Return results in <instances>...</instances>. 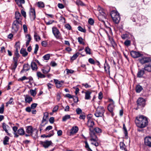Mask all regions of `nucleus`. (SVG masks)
I'll return each instance as SVG.
<instances>
[{"instance_id": "7ed1b4c3", "label": "nucleus", "mask_w": 151, "mask_h": 151, "mask_svg": "<svg viewBox=\"0 0 151 151\" xmlns=\"http://www.w3.org/2000/svg\"><path fill=\"white\" fill-rule=\"evenodd\" d=\"M110 15L114 22L116 24L119 22L120 17L119 13L116 10H112L110 12Z\"/></svg>"}, {"instance_id": "393cba45", "label": "nucleus", "mask_w": 151, "mask_h": 151, "mask_svg": "<svg viewBox=\"0 0 151 151\" xmlns=\"http://www.w3.org/2000/svg\"><path fill=\"white\" fill-rule=\"evenodd\" d=\"M114 103H111L109 104L108 106V109L109 111L112 113L114 109Z\"/></svg>"}, {"instance_id": "72a5a7b5", "label": "nucleus", "mask_w": 151, "mask_h": 151, "mask_svg": "<svg viewBox=\"0 0 151 151\" xmlns=\"http://www.w3.org/2000/svg\"><path fill=\"white\" fill-rule=\"evenodd\" d=\"M37 75L38 78H44L45 77V75L42 74L40 72H37Z\"/></svg>"}, {"instance_id": "cd10ccee", "label": "nucleus", "mask_w": 151, "mask_h": 151, "mask_svg": "<svg viewBox=\"0 0 151 151\" xmlns=\"http://www.w3.org/2000/svg\"><path fill=\"white\" fill-rule=\"evenodd\" d=\"M29 66L28 64H24L23 66L22 70L21 72H22L23 71H28L29 69Z\"/></svg>"}, {"instance_id": "6e6552de", "label": "nucleus", "mask_w": 151, "mask_h": 151, "mask_svg": "<svg viewBox=\"0 0 151 151\" xmlns=\"http://www.w3.org/2000/svg\"><path fill=\"white\" fill-rule=\"evenodd\" d=\"M52 31L53 35L57 39H60L61 37V34L59 30L56 27H53Z\"/></svg>"}, {"instance_id": "6ab92c4d", "label": "nucleus", "mask_w": 151, "mask_h": 151, "mask_svg": "<svg viewBox=\"0 0 151 151\" xmlns=\"http://www.w3.org/2000/svg\"><path fill=\"white\" fill-rule=\"evenodd\" d=\"M15 18L16 19V20L15 21H20L22 22V17L20 13L18 12H16L15 13Z\"/></svg>"}, {"instance_id": "f704fd0d", "label": "nucleus", "mask_w": 151, "mask_h": 151, "mask_svg": "<svg viewBox=\"0 0 151 151\" xmlns=\"http://www.w3.org/2000/svg\"><path fill=\"white\" fill-rule=\"evenodd\" d=\"M9 138L8 137L6 136L4 138V140L3 141V144L4 145H6L8 144L7 142H9Z\"/></svg>"}, {"instance_id": "9b49d317", "label": "nucleus", "mask_w": 151, "mask_h": 151, "mask_svg": "<svg viewBox=\"0 0 151 151\" xmlns=\"http://www.w3.org/2000/svg\"><path fill=\"white\" fill-rule=\"evenodd\" d=\"M139 60L141 63L143 64L150 62L151 61V60L149 57H144L142 58L139 59Z\"/></svg>"}, {"instance_id": "0eeeda50", "label": "nucleus", "mask_w": 151, "mask_h": 151, "mask_svg": "<svg viewBox=\"0 0 151 151\" xmlns=\"http://www.w3.org/2000/svg\"><path fill=\"white\" fill-rule=\"evenodd\" d=\"M88 122L87 125L89 128V130H92L94 129L93 126L94 125V122L93 120L91 118L88 117Z\"/></svg>"}, {"instance_id": "f03ea898", "label": "nucleus", "mask_w": 151, "mask_h": 151, "mask_svg": "<svg viewBox=\"0 0 151 151\" xmlns=\"http://www.w3.org/2000/svg\"><path fill=\"white\" fill-rule=\"evenodd\" d=\"M90 131L89 134L90 137L91 138L90 140L92 142L91 144L97 147L99 146V144L97 141L98 139L95 133L94 132V129L92 130H89Z\"/></svg>"}, {"instance_id": "0e129e2a", "label": "nucleus", "mask_w": 151, "mask_h": 151, "mask_svg": "<svg viewBox=\"0 0 151 151\" xmlns=\"http://www.w3.org/2000/svg\"><path fill=\"white\" fill-rule=\"evenodd\" d=\"M42 45V46L46 47L47 45V43L46 41H43L41 43Z\"/></svg>"}, {"instance_id": "bf43d9fd", "label": "nucleus", "mask_w": 151, "mask_h": 151, "mask_svg": "<svg viewBox=\"0 0 151 151\" xmlns=\"http://www.w3.org/2000/svg\"><path fill=\"white\" fill-rule=\"evenodd\" d=\"M37 104L36 103H33L31 105V109H35L37 106Z\"/></svg>"}, {"instance_id": "69168bd1", "label": "nucleus", "mask_w": 151, "mask_h": 151, "mask_svg": "<svg viewBox=\"0 0 151 151\" xmlns=\"http://www.w3.org/2000/svg\"><path fill=\"white\" fill-rule=\"evenodd\" d=\"M59 106L58 105H56L53 108V110H52V112H56L58 109Z\"/></svg>"}, {"instance_id": "79ce46f5", "label": "nucleus", "mask_w": 151, "mask_h": 151, "mask_svg": "<svg viewBox=\"0 0 151 151\" xmlns=\"http://www.w3.org/2000/svg\"><path fill=\"white\" fill-rule=\"evenodd\" d=\"M38 6L41 8H43L44 7V3L42 1L39 2L37 3Z\"/></svg>"}, {"instance_id": "7c9ffc66", "label": "nucleus", "mask_w": 151, "mask_h": 151, "mask_svg": "<svg viewBox=\"0 0 151 151\" xmlns=\"http://www.w3.org/2000/svg\"><path fill=\"white\" fill-rule=\"evenodd\" d=\"M31 67L33 70H37V67L35 63L32 62L31 64Z\"/></svg>"}, {"instance_id": "aec40b11", "label": "nucleus", "mask_w": 151, "mask_h": 151, "mask_svg": "<svg viewBox=\"0 0 151 151\" xmlns=\"http://www.w3.org/2000/svg\"><path fill=\"white\" fill-rule=\"evenodd\" d=\"M78 130V128L77 126L73 127L70 130V133L71 134H73L76 133Z\"/></svg>"}, {"instance_id": "ea45409f", "label": "nucleus", "mask_w": 151, "mask_h": 151, "mask_svg": "<svg viewBox=\"0 0 151 151\" xmlns=\"http://www.w3.org/2000/svg\"><path fill=\"white\" fill-rule=\"evenodd\" d=\"M79 53L77 52L73 55L72 57L71 58V60H75L78 56Z\"/></svg>"}, {"instance_id": "bb28decb", "label": "nucleus", "mask_w": 151, "mask_h": 151, "mask_svg": "<svg viewBox=\"0 0 151 151\" xmlns=\"http://www.w3.org/2000/svg\"><path fill=\"white\" fill-rule=\"evenodd\" d=\"M20 53L22 55L23 57H25L28 55V53L26 50L24 48H22L20 51Z\"/></svg>"}, {"instance_id": "3c124183", "label": "nucleus", "mask_w": 151, "mask_h": 151, "mask_svg": "<svg viewBox=\"0 0 151 151\" xmlns=\"http://www.w3.org/2000/svg\"><path fill=\"white\" fill-rule=\"evenodd\" d=\"M131 42L129 40H127L124 42V44L126 46H128L130 45Z\"/></svg>"}, {"instance_id": "2eb2a0df", "label": "nucleus", "mask_w": 151, "mask_h": 151, "mask_svg": "<svg viewBox=\"0 0 151 151\" xmlns=\"http://www.w3.org/2000/svg\"><path fill=\"white\" fill-rule=\"evenodd\" d=\"M2 127L6 133L7 134V135L11 136V134L9 133L8 132V130L10 129V127L5 123H3L2 124Z\"/></svg>"}, {"instance_id": "e433bc0d", "label": "nucleus", "mask_w": 151, "mask_h": 151, "mask_svg": "<svg viewBox=\"0 0 151 151\" xmlns=\"http://www.w3.org/2000/svg\"><path fill=\"white\" fill-rule=\"evenodd\" d=\"M120 148L122 150H125L126 146L123 142H121L120 143Z\"/></svg>"}, {"instance_id": "c756f323", "label": "nucleus", "mask_w": 151, "mask_h": 151, "mask_svg": "<svg viewBox=\"0 0 151 151\" xmlns=\"http://www.w3.org/2000/svg\"><path fill=\"white\" fill-rule=\"evenodd\" d=\"M145 70L148 72L151 71V64L146 65L144 67Z\"/></svg>"}, {"instance_id": "338daca9", "label": "nucleus", "mask_w": 151, "mask_h": 151, "mask_svg": "<svg viewBox=\"0 0 151 151\" xmlns=\"http://www.w3.org/2000/svg\"><path fill=\"white\" fill-rule=\"evenodd\" d=\"M86 117V116L84 113L81 114H80L79 118L81 119H84Z\"/></svg>"}, {"instance_id": "a211bd4d", "label": "nucleus", "mask_w": 151, "mask_h": 151, "mask_svg": "<svg viewBox=\"0 0 151 151\" xmlns=\"http://www.w3.org/2000/svg\"><path fill=\"white\" fill-rule=\"evenodd\" d=\"M15 47L16 48L15 55L17 56H19L18 50L20 48V44L19 42H17L16 43Z\"/></svg>"}, {"instance_id": "052dcab7", "label": "nucleus", "mask_w": 151, "mask_h": 151, "mask_svg": "<svg viewBox=\"0 0 151 151\" xmlns=\"http://www.w3.org/2000/svg\"><path fill=\"white\" fill-rule=\"evenodd\" d=\"M89 62L91 64H94L95 62L94 60L92 58H90L88 60Z\"/></svg>"}, {"instance_id": "a19ab883", "label": "nucleus", "mask_w": 151, "mask_h": 151, "mask_svg": "<svg viewBox=\"0 0 151 151\" xmlns=\"http://www.w3.org/2000/svg\"><path fill=\"white\" fill-rule=\"evenodd\" d=\"M70 116L69 115H65L64 116L62 120L63 121H65L67 119H70Z\"/></svg>"}, {"instance_id": "473e14b6", "label": "nucleus", "mask_w": 151, "mask_h": 151, "mask_svg": "<svg viewBox=\"0 0 151 151\" xmlns=\"http://www.w3.org/2000/svg\"><path fill=\"white\" fill-rule=\"evenodd\" d=\"M17 133L20 135H23L24 134V131L22 128L19 129L17 131Z\"/></svg>"}, {"instance_id": "9d476101", "label": "nucleus", "mask_w": 151, "mask_h": 151, "mask_svg": "<svg viewBox=\"0 0 151 151\" xmlns=\"http://www.w3.org/2000/svg\"><path fill=\"white\" fill-rule=\"evenodd\" d=\"M130 54L131 56L134 58H137L142 55L139 52L134 51H132L130 52Z\"/></svg>"}, {"instance_id": "ddd939ff", "label": "nucleus", "mask_w": 151, "mask_h": 151, "mask_svg": "<svg viewBox=\"0 0 151 151\" xmlns=\"http://www.w3.org/2000/svg\"><path fill=\"white\" fill-rule=\"evenodd\" d=\"M54 81L57 88H59L61 87L64 83V81H59L57 79H54Z\"/></svg>"}, {"instance_id": "20e7f679", "label": "nucleus", "mask_w": 151, "mask_h": 151, "mask_svg": "<svg viewBox=\"0 0 151 151\" xmlns=\"http://www.w3.org/2000/svg\"><path fill=\"white\" fill-rule=\"evenodd\" d=\"M104 112V107L99 106L97 108L94 115L97 117H101L103 116Z\"/></svg>"}, {"instance_id": "f8f14e48", "label": "nucleus", "mask_w": 151, "mask_h": 151, "mask_svg": "<svg viewBox=\"0 0 151 151\" xmlns=\"http://www.w3.org/2000/svg\"><path fill=\"white\" fill-rule=\"evenodd\" d=\"M41 144L45 148H48L52 144L51 141H45L44 142H42Z\"/></svg>"}, {"instance_id": "5701e85b", "label": "nucleus", "mask_w": 151, "mask_h": 151, "mask_svg": "<svg viewBox=\"0 0 151 151\" xmlns=\"http://www.w3.org/2000/svg\"><path fill=\"white\" fill-rule=\"evenodd\" d=\"M144 73L145 71L144 70H139L137 74V76L139 78H141Z\"/></svg>"}, {"instance_id": "c03bdc74", "label": "nucleus", "mask_w": 151, "mask_h": 151, "mask_svg": "<svg viewBox=\"0 0 151 151\" xmlns=\"http://www.w3.org/2000/svg\"><path fill=\"white\" fill-rule=\"evenodd\" d=\"M50 55L49 54H47L44 55L43 58L44 60H48L50 58Z\"/></svg>"}, {"instance_id": "5fc2aeb1", "label": "nucleus", "mask_w": 151, "mask_h": 151, "mask_svg": "<svg viewBox=\"0 0 151 151\" xmlns=\"http://www.w3.org/2000/svg\"><path fill=\"white\" fill-rule=\"evenodd\" d=\"M76 111L77 114H79L82 113V110L80 108H78L76 109Z\"/></svg>"}, {"instance_id": "8fccbe9b", "label": "nucleus", "mask_w": 151, "mask_h": 151, "mask_svg": "<svg viewBox=\"0 0 151 151\" xmlns=\"http://www.w3.org/2000/svg\"><path fill=\"white\" fill-rule=\"evenodd\" d=\"M66 70L67 72V74H73L74 72V70H71V69H66Z\"/></svg>"}, {"instance_id": "774afa93", "label": "nucleus", "mask_w": 151, "mask_h": 151, "mask_svg": "<svg viewBox=\"0 0 151 151\" xmlns=\"http://www.w3.org/2000/svg\"><path fill=\"white\" fill-rule=\"evenodd\" d=\"M23 28L24 32L25 33L27 32V26L25 24H24L23 26Z\"/></svg>"}, {"instance_id": "b1692460", "label": "nucleus", "mask_w": 151, "mask_h": 151, "mask_svg": "<svg viewBox=\"0 0 151 151\" xmlns=\"http://www.w3.org/2000/svg\"><path fill=\"white\" fill-rule=\"evenodd\" d=\"M50 67L48 66H47L43 69H42V71L43 73L45 74H47L50 71Z\"/></svg>"}, {"instance_id": "09e8293b", "label": "nucleus", "mask_w": 151, "mask_h": 151, "mask_svg": "<svg viewBox=\"0 0 151 151\" xmlns=\"http://www.w3.org/2000/svg\"><path fill=\"white\" fill-rule=\"evenodd\" d=\"M30 92L31 95L33 96H34L36 95V93L35 90L31 89L30 90Z\"/></svg>"}, {"instance_id": "13d9d810", "label": "nucleus", "mask_w": 151, "mask_h": 151, "mask_svg": "<svg viewBox=\"0 0 151 151\" xmlns=\"http://www.w3.org/2000/svg\"><path fill=\"white\" fill-rule=\"evenodd\" d=\"M94 22L92 18H90L88 20V23L91 25H93V24Z\"/></svg>"}, {"instance_id": "f3484780", "label": "nucleus", "mask_w": 151, "mask_h": 151, "mask_svg": "<svg viewBox=\"0 0 151 151\" xmlns=\"http://www.w3.org/2000/svg\"><path fill=\"white\" fill-rule=\"evenodd\" d=\"M24 100L26 103L30 104L32 101V98L28 95H24Z\"/></svg>"}, {"instance_id": "e2e57ef3", "label": "nucleus", "mask_w": 151, "mask_h": 151, "mask_svg": "<svg viewBox=\"0 0 151 151\" xmlns=\"http://www.w3.org/2000/svg\"><path fill=\"white\" fill-rule=\"evenodd\" d=\"M18 57L19 56H16V57H15L13 58V60L14 63H17V60Z\"/></svg>"}, {"instance_id": "f257e3e1", "label": "nucleus", "mask_w": 151, "mask_h": 151, "mask_svg": "<svg viewBox=\"0 0 151 151\" xmlns=\"http://www.w3.org/2000/svg\"><path fill=\"white\" fill-rule=\"evenodd\" d=\"M135 122L137 127L143 128L147 125L148 121L147 118L146 117L141 115L136 117Z\"/></svg>"}, {"instance_id": "de8ad7c7", "label": "nucleus", "mask_w": 151, "mask_h": 151, "mask_svg": "<svg viewBox=\"0 0 151 151\" xmlns=\"http://www.w3.org/2000/svg\"><path fill=\"white\" fill-rule=\"evenodd\" d=\"M13 101V99L12 98H10L9 101L6 102V106H7L9 104H12V102Z\"/></svg>"}, {"instance_id": "6e6d98bb", "label": "nucleus", "mask_w": 151, "mask_h": 151, "mask_svg": "<svg viewBox=\"0 0 151 151\" xmlns=\"http://www.w3.org/2000/svg\"><path fill=\"white\" fill-rule=\"evenodd\" d=\"M39 48V46L38 45L36 44L35 45V50L34 51V53L36 54L37 53V51L38 50Z\"/></svg>"}, {"instance_id": "1a4fd4ad", "label": "nucleus", "mask_w": 151, "mask_h": 151, "mask_svg": "<svg viewBox=\"0 0 151 151\" xmlns=\"http://www.w3.org/2000/svg\"><path fill=\"white\" fill-rule=\"evenodd\" d=\"M145 101L144 99L142 98H139L137 101V103L138 106H144L145 105Z\"/></svg>"}, {"instance_id": "4c0bfd02", "label": "nucleus", "mask_w": 151, "mask_h": 151, "mask_svg": "<svg viewBox=\"0 0 151 151\" xmlns=\"http://www.w3.org/2000/svg\"><path fill=\"white\" fill-rule=\"evenodd\" d=\"M104 68L105 71L107 73H109L110 67L108 65H106L104 66Z\"/></svg>"}, {"instance_id": "412c9836", "label": "nucleus", "mask_w": 151, "mask_h": 151, "mask_svg": "<svg viewBox=\"0 0 151 151\" xmlns=\"http://www.w3.org/2000/svg\"><path fill=\"white\" fill-rule=\"evenodd\" d=\"M30 18L34 20L35 18V10H31L29 12Z\"/></svg>"}, {"instance_id": "4be33fe9", "label": "nucleus", "mask_w": 151, "mask_h": 151, "mask_svg": "<svg viewBox=\"0 0 151 151\" xmlns=\"http://www.w3.org/2000/svg\"><path fill=\"white\" fill-rule=\"evenodd\" d=\"M85 99L86 100H89L90 99V95L91 93V92L90 91H87L85 92Z\"/></svg>"}, {"instance_id": "58836bf2", "label": "nucleus", "mask_w": 151, "mask_h": 151, "mask_svg": "<svg viewBox=\"0 0 151 151\" xmlns=\"http://www.w3.org/2000/svg\"><path fill=\"white\" fill-rule=\"evenodd\" d=\"M76 3L78 6H83L85 5L80 0H77Z\"/></svg>"}, {"instance_id": "a18cd8bd", "label": "nucleus", "mask_w": 151, "mask_h": 151, "mask_svg": "<svg viewBox=\"0 0 151 151\" xmlns=\"http://www.w3.org/2000/svg\"><path fill=\"white\" fill-rule=\"evenodd\" d=\"M85 51L86 52V54H88L89 55L91 54V49L88 47H87L86 48L85 50Z\"/></svg>"}, {"instance_id": "c9c22d12", "label": "nucleus", "mask_w": 151, "mask_h": 151, "mask_svg": "<svg viewBox=\"0 0 151 151\" xmlns=\"http://www.w3.org/2000/svg\"><path fill=\"white\" fill-rule=\"evenodd\" d=\"M85 147L88 151H92L91 149L90 148L89 145L87 141L85 142Z\"/></svg>"}, {"instance_id": "39448f33", "label": "nucleus", "mask_w": 151, "mask_h": 151, "mask_svg": "<svg viewBox=\"0 0 151 151\" xmlns=\"http://www.w3.org/2000/svg\"><path fill=\"white\" fill-rule=\"evenodd\" d=\"M105 10H98L99 12V15L98 16V18L99 20L105 23V20L106 19V14L105 13Z\"/></svg>"}, {"instance_id": "680f3d73", "label": "nucleus", "mask_w": 151, "mask_h": 151, "mask_svg": "<svg viewBox=\"0 0 151 151\" xmlns=\"http://www.w3.org/2000/svg\"><path fill=\"white\" fill-rule=\"evenodd\" d=\"M82 85L83 86H84L86 88H89L91 87V86L89 85L87 83H83Z\"/></svg>"}, {"instance_id": "864d4df0", "label": "nucleus", "mask_w": 151, "mask_h": 151, "mask_svg": "<svg viewBox=\"0 0 151 151\" xmlns=\"http://www.w3.org/2000/svg\"><path fill=\"white\" fill-rule=\"evenodd\" d=\"M78 30L83 32H86V30L85 29H83L81 26H79L78 28Z\"/></svg>"}, {"instance_id": "603ef678", "label": "nucleus", "mask_w": 151, "mask_h": 151, "mask_svg": "<svg viewBox=\"0 0 151 151\" xmlns=\"http://www.w3.org/2000/svg\"><path fill=\"white\" fill-rule=\"evenodd\" d=\"M123 129L124 131V133L126 136H127L128 134V132L124 124L123 125Z\"/></svg>"}, {"instance_id": "c85d7f7f", "label": "nucleus", "mask_w": 151, "mask_h": 151, "mask_svg": "<svg viewBox=\"0 0 151 151\" xmlns=\"http://www.w3.org/2000/svg\"><path fill=\"white\" fill-rule=\"evenodd\" d=\"M34 37L35 40L37 42L39 41L41 39L40 37L36 32L34 33Z\"/></svg>"}, {"instance_id": "a878e982", "label": "nucleus", "mask_w": 151, "mask_h": 151, "mask_svg": "<svg viewBox=\"0 0 151 151\" xmlns=\"http://www.w3.org/2000/svg\"><path fill=\"white\" fill-rule=\"evenodd\" d=\"M16 2L19 7H21L22 8H23L22 4H24L25 3L24 0H15Z\"/></svg>"}, {"instance_id": "dca6fc26", "label": "nucleus", "mask_w": 151, "mask_h": 151, "mask_svg": "<svg viewBox=\"0 0 151 151\" xmlns=\"http://www.w3.org/2000/svg\"><path fill=\"white\" fill-rule=\"evenodd\" d=\"M145 145L151 147V137H147L145 138Z\"/></svg>"}, {"instance_id": "49530a36", "label": "nucleus", "mask_w": 151, "mask_h": 151, "mask_svg": "<svg viewBox=\"0 0 151 151\" xmlns=\"http://www.w3.org/2000/svg\"><path fill=\"white\" fill-rule=\"evenodd\" d=\"M95 131L96 133H100L101 132V129L99 127H96L94 128V131Z\"/></svg>"}, {"instance_id": "4468645a", "label": "nucleus", "mask_w": 151, "mask_h": 151, "mask_svg": "<svg viewBox=\"0 0 151 151\" xmlns=\"http://www.w3.org/2000/svg\"><path fill=\"white\" fill-rule=\"evenodd\" d=\"M26 132L32 136L33 132L35 129H33L32 127L30 126L26 127Z\"/></svg>"}, {"instance_id": "37998d69", "label": "nucleus", "mask_w": 151, "mask_h": 151, "mask_svg": "<svg viewBox=\"0 0 151 151\" xmlns=\"http://www.w3.org/2000/svg\"><path fill=\"white\" fill-rule=\"evenodd\" d=\"M78 41L80 44L84 45V42L83 41V40L81 37H78Z\"/></svg>"}, {"instance_id": "4d7b16f0", "label": "nucleus", "mask_w": 151, "mask_h": 151, "mask_svg": "<svg viewBox=\"0 0 151 151\" xmlns=\"http://www.w3.org/2000/svg\"><path fill=\"white\" fill-rule=\"evenodd\" d=\"M4 104H2L1 106L0 107V113H3L4 111Z\"/></svg>"}, {"instance_id": "2f4dec72", "label": "nucleus", "mask_w": 151, "mask_h": 151, "mask_svg": "<svg viewBox=\"0 0 151 151\" xmlns=\"http://www.w3.org/2000/svg\"><path fill=\"white\" fill-rule=\"evenodd\" d=\"M142 90V88L139 85L137 86L136 88V91L137 93H140V91Z\"/></svg>"}, {"instance_id": "423d86ee", "label": "nucleus", "mask_w": 151, "mask_h": 151, "mask_svg": "<svg viewBox=\"0 0 151 151\" xmlns=\"http://www.w3.org/2000/svg\"><path fill=\"white\" fill-rule=\"evenodd\" d=\"M22 25V22L20 21H14L13 23L12 27V31L13 32H16L18 30L19 28V25Z\"/></svg>"}]
</instances>
